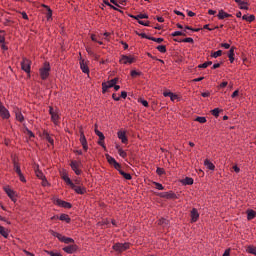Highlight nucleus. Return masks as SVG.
Segmentation results:
<instances>
[{
    "instance_id": "46",
    "label": "nucleus",
    "mask_w": 256,
    "mask_h": 256,
    "mask_svg": "<svg viewBox=\"0 0 256 256\" xmlns=\"http://www.w3.org/2000/svg\"><path fill=\"white\" fill-rule=\"evenodd\" d=\"M149 41H154L155 43H163L164 39L163 38L150 37Z\"/></svg>"
},
{
    "instance_id": "28",
    "label": "nucleus",
    "mask_w": 256,
    "mask_h": 256,
    "mask_svg": "<svg viewBox=\"0 0 256 256\" xmlns=\"http://www.w3.org/2000/svg\"><path fill=\"white\" fill-rule=\"evenodd\" d=\"M118 172H119L120 175H122V177H124V179H126L127 181H131V179H133V177L131 176V174L126 173L125 171L121 170V168H119Z\"/></svg>"
},
{
    "instance_id": "5",
    "label": "nucleus",
    "mask_w": 256,
    "mask_h": 256,
    "mask_svg": "<svg viewBox=\"0 0 256 256\" xmlns=\"http://www.w3.org/2000/svg\"><path fill=\"white\" fill-rule=\"evenodd\" d=\"M51 71V66L49 63L45 62L43 67L40 68V76L41 79L45 80L47 77H49V72Z\"/></svg>"
},
{
    "instance_id": "34",
    "label": "nucleus",
    "mask_w": 256,
    "mask_h": 256,
    "mask_svg": "<svg viewBox=\"0 0 256 256\" xmlns=\"http://www.w3.org/2000/svg\"><path fill=\"white\" fill-rule=\"evenodd\" d=\"M183 185H193L194 180L191 177H186L182 180Z\"/></svg>"
},
{
    "instance_id": "26",
    "label": "nucleus",
    "mask_w": 256,
    "mask_h": 256,
    "mask_svg": "<svg viewBox=\"0 0 256 256\" xmlns=\"http://www.w3.org/2000/svg\"><path fill=\"white\" fill-rule=\"evenodd\" d=\"M15 115H16L17 121H19L20 123H23V121H25V117L23 116V113L19 111V109L15 110Z\"/></svg>"
},
{
    "instance_id": "25",
    "label": "nucleus",
    "mask_w": 256,
    "mask_h": 256,
    "mask_svg": "<svg viewBox=\"0 0 256 256\" xmlns=\"http://www.w3.org/2000/svg\"><path fill=\"white\" fill-rule=\"evenodd\" d=\"M34 171H35V175H36V177H38V179L45 178V175L43 174V172L41 170H39V165H36L34 167Z\"/></svg>"
},
{
    "instance_id": "1",
    "label": "nucleus",
    "mask_w": 256,
    "mask_h": 256,
    "mask_svg": "<svg viewBox=\"0 0 256 256\" xmlns=\"http://www.w3.org/2000/svg\"><path fill=\"white\" fill-rule=\"evenodd\" d=\"M50 233L53 237H57L58 240L61 241V243H65L66 245H69V243H75V240L71 237L64 236L63 234L55 232L53 230H51Z\"/></svg>"
},
{
    "instance_id": "37",
    "label": "nucleus",
    "mask_w": 256,
    "mask_h": 256,
    "mask_svg": "<svg viewBox=\"0 0 256 256\" xmlns=\"http://www.w3.org/2000/svg\"><path fill=\"white\" fill-rule=\"evenodd\" d=\"M95 134L99 137L100 141H105V135L103 134V132L95 129Z\"/></svg>"
},
{
    "instance_id": "24",
    "label": "nucleus",
    "mask_w": 256,
    "mask_h": 256,
    "mask_svg": "<svg viewBox=\"0 0 256 256\" xmlns=\"http://www.w3.org/2000/svg\"><path fill=\"white\" fill-rule=\"evenodd\" d=\"M0 235H2V237H4V239H8L9 238V230L3 226H0Z\"/></svg>"
},
{
    "instance_id": "40",
    "label": "nucleus",
    "mask_w": 256,
    "mask_h": 256,
    "mask_svg": "<svg viewBox=\"0 0 256 256\" xmlns=\"http://www.w3.org/2000/svg\"><path fill=\"white\" fill-rule=\"evenodd\" d=\"M45 139H46V141H48V143H50V145L54 144L53 137H51V135H49V133H45Z\"/></svg>"
},
{
    "instance_id": "57",
    "label": "nucleus",
    "mask_w": 256,
    "mask_h": 256,
    "mask_svg": "<svg viewBox=\"0 0 256 256\" xmlns=\"http://www.w3.org/2000/svg\"><path fill=\"white\" fill-rule=\"evenodd\" d=\"M130 75H131V77H137L138 75H141V73H140V72H137L136 70H132V71L130 72Z\"/></svg>"
},
{
    "instance_id": "62",
    "label": "nucleus",
    "mask_w": 256,
    "mask_h": 256,
    "mask_svg": "<svg viewBox=\"0 0 256 256\" xmlns=\"http://www.w3.org/2000/svg\"><path fill=\"white\" fill-rule=\"evenodd\" d=\"M231 255V249H226L222 256H230Z\"/></svg>"
},
{
    "instance_id": "16",
    "label": "nucleus",
    "mask_w": 256,
    "mask_h": 256,
    "mask_svg": "<svg viewBox=\"0 0 256 256\" xmlns=\"http://www.w3.org/2000/svg\"><path fill=\"white\" fill-rule=\"evenodd\" d=\"M71 189H73L78 195H85L87 193V188L83 186H77L74 184V186H71Z\"/></svg>"
},
{
    "instance_id": "9",
    "label": "nucleus",
    "mask_w": 256,
    "mask_h": 256,
    "mask_svg": "<svg viewBox=\"0 0 256 256\" xmlns=\"http://www.w3.org/2000/svg\"><path fill=\"white\" fill-rule=\"evenodd\" d=\"M0 116L2 117V119H9V117H11L9 110L4 107L3 102L1 101H0Z\"/></svg>"
},
{
    "instance_id": "42",
    "label": "nucleus",
    "mask_w": 256,
    "mask_h": 256,
    "mask_svg": "<svg viewBox=\"0 0 256 256\" xmlns=\"http://www.w3.org/2000/svg\"><path fill=\"white\" fill-rule=\"evenodd\" d=\"M247 251L251 255H256V247L255 246H248Z\"/></svg>"
},
{
    "instance_id": "15",
    "label": "nucleus",
    "mask_w": 256,
    "mask_h": 256,
    "mask_svg": "<svg viewBox=\"0 0 256 256\" xmlns=\"http://www.w3.org/2000/svg\"><path fill=\"white\" fill-rule=\"evenodd\" d=\"M80 143H81L84 151H88L89 146L87 144V138L85 137V133H83V131H80Z\"/></svg>"
},
{
    "instance_id": "19",
    "label": "nucleus",
    "mask_w": 256,
    "mask_h": 256,
    "mask_svg": "<svg viewBox=\"0 0 256 256\" xmlns=\"http://www.w3.org/2000/svg\"><path fill=\"white\" fill-rule=\"evenodd\" d=\"M160 197H163L164 199H177V195L172 192H162L160 193Z\"/></svg>"
},
{
    "instance_id": "33",
    "label": "nucleus",
    "mask_w": 256,
    "mask_h": 256,
    "mask_svg": "<svg viewBox=\"0 0 256 256\" xmlns=\"http://www.w3.org/2000/svg\"><path fill=\"white\" fill-rule=\"evenodd\" d=\"M60 221H65L66 223H71V218L67 214H61L59 216Z\"/></svg>"
},
{
    "instance_id": "56",
    "label": "nucleus",
    "mask_w": 256,
    "mask_h": 256,
    "mask_svg": "<svg viewBox=\"0 0 256 256\" xmlns=\"http://www.w3.org/2000/svg\"><path fill=\"white\" fill-rule=\"evenodd\" d=\"M18 177L22 183H27V179H25V176L23 175V173L18 174Z\"/></svg>"
},
{
    "instance_id": "39",
    "label": "nucleus",
    "mask_w": 256,
    "mask_h": 256,
    "mask_svg": "<svg viewBox=\"0 0 256 256\" xmlns=\"http://www.w3.org/2000/svg\"><path fill=\"white\" fill-rule=\"evenodd\" d=\"M157 51H159V53H167V47L165 45H159L156 47Z\"/></svg>"
},
{
    "instance_id": "2",
    "label": "nucleus",
    "mask_w": 256,
    "mask_h": 256,
    "mask_svg": "<svg viewBox=\"0 0 256 256\" xmlns=\"http://www.w3.org/2000/svg\"><path fill=\"white\" fill-rule=\"evenodd\" d=\"M49 114L51 115V121L54 125H59V119H61V114L59 113V109L49 107Z\"/></svg>"
},
{
    "instance_id": "38",
    "label": "nucleus",
    "mask_w": 256,
    "mask_h": 256,
    "mask_svg": "<svg viewBox=\"0 0 256 256\" xmlns=\"http://www.w3.org/2000/svg\"><path fill=\"white\" fill-rule=\"evenodd\" d=\"M95 134L99 137L100 141H105V135L103 134V132L95 129Z\"/></svg>"
},
{
    "instance_id": "22",
    "label": "nucleus",
    "mask_w": 256,
    "mask_h": 256,
    "mask_svg": "<svg viewBox=\"0 0 256 256\" xmlns=\"http://www.w3.org/2000/svg\"><path fill=\"white\" fill-rule=\"evenodd\" d=\"M217 17L218 19L223 20L227 19V17H232V15L227 12H224L223 10H219Z\"/></svg>"
},
{
    "instance_id": "64",
    "label": "nucleus",
    "mask_w": 256,
    "mask_h": 256,
    "mask_svg": "<svg viewBox=\"0 0 256 256\" xmlns=\"http://www.w3.org/2000/svg\"><path fill=\"white\" fill-rule=\"evenodd\" d=\"M172 94H173V92H163V95L165 97H171Z\"/></svg>"
},
{
    "instance_id": "4",
    "label": "nucleus",
    "mask_w": 256,
    "mask_h": 256,
    "mask_svg": "<svg viewBox=\"0 0 256 256\" xmlns=\"http://www.w3.org/2000/svg\"><path fill=\"white\" fill-rule=\"evenodd\" d=\"M117 81H119V78H113L110 81L103 82L102 83V93H107L108 89L115 87V85H117Z\"/></svg>"
},
{
    "instance_id": "59",
    "label": "nucleus",
    "mask_w": 256,
    "mask_h": 256,
    "mask_svg": "<svg viewBox=\"0 0 256 256\" xmlns=\"http://www.w3.org/2000/svg\"><path fill=\"white\" fill-rule=\"evenodd\" d=\"M182 43H193V38L188 37L182 40Z\"/></svg>"
},
{
    "instance_id": "44",
    "label": "nucleus",
    "mask_w": 256,
    "mask_h": 256,
    "mask_svg": "<svg viewBox=\"0 0 256 256\" xmlns=\"http://www.w3.org/2000/svg\"><path fill=\"white\" fill-rule=\"evenodd\" d=\"M195 121H197L198 123H207V118L203 117V116H198Z\"/></svg>"
},
{
    "instance_id": "13",
    "label": "nucleus",
    "mask_w": 256,
    "mask_h": 256,
    "mask_svg": "<svg viewBox=\"0 0 256 256\" xmlns=\"http://www.w3.org/2000/svg\"><path fill=\"white\" fill-rule=\"evenodd\" d=\"M80 69H81L82 73L89 75V64L84 59H80Z\"/></svg>"
},
{
    "instance_id": "54",
    "label": "nucleus",
    "mask_w": 256,
    "mask_h": 256,
    "mask_svg": "<svg viewBox=\"0 0 256 256\" xmlns=\"http://www.w3.org/2000/svg\"><path fill=\"white\" fill-rule=\"evenodd\" d=\"M47 11V20L49 21V19L53 17V10H51V8H48Z\"/></svg>"
},
{
    "instance_id": "21",
    "label": "nucleus",
    "mask_w": 256,
    "mask_h": 256,
    "mask_svg": "<svg viewBox=\"0 0 256 256\" xmlns=\"http://www.w3.org/2000/svg\"><path fill=\"white\" fill-rule=\"evenodd\" d=\"M128 17H130L131 19H136V21H140V19H149V15L147 14H138V15H133V14H129Z\"/></svg>"
},
{
    "instance_id": "23",
    "label": "nucleus",
    "mask_w": 256,
    "mask_h": 256,
    "mask_svg": "<svg viewBox=\"0 0 256 256\" xmlns=\"http://www.w3.org/2000/svg\"><path fill=\"white\" fill-rule=\"evenodd\" d=\"M204 166L207 167L210 171H215V164L209 161V159L204 160Z\"/></svg>"
},
{
    "instance_id": "63",
    "label": "nucleus",
    "mask_w": 256,
    "mask_h": 256,
    "mask_svg": "<svg viewBox=\"0 0 256 256\" xmlns=\"http://www.w3.org/2000/svg\"><path fill=\"white\" fill-rule=\"evenodd\" d=\"M221 47H223L224 49H229L231 45L229 43H222Z\"/></svg>"
},
{
    "instance_id": "29",
    "label": "nucleus",
    "mask_w": 256,
    "mask_h": 256,
    "mask_svg": "<svg viewBox=\"0 0 256 256\" xmlns=\"http://www.w3.org/2000/svg\"><path fill=\"white\" fill-rule=\"evenodd\" d=\"M246 213H247L248 221H251V220H253L254 217H256L255 210L249 209V210L246 211Z\"/></svg>"
},
{
    "instance_id": "45",
    "label": "nucleus",
    "mask_w": 256,
    "mask_h": 256,
    "mask_svg": "<svg viewBox=\"0 0 256 256\" xmlns=\"http://www.w3.org/2000/svg\"><path fill=\"white\" fill-rule=\"evenodd\" d=\"M41 181H42V183H41L42 187H49V185H51V184H49V181H47V177H45V176H44V178L41 179Z\"/></svg>"
},
{
    "instance_id": "35",
    "label": "nucleus",
    "mask_w": 256,
    "mask_h": 256,
    "mask_svg": "<svg viewBox=\"0 0 256 256\" xmlns=\"http://www.w3.org/2000/svg\"><path fill=\"white\" fill-rule=\"evenodd\" d=\"M209 65H213L212 61L204 62L203 64L198 65V69H207Z\"/></svg>"
},
{
    "instance_id": "48",
    "label": "nucleus",
    "mask_w": 256,
    "mask_h": 256,
    "mask_svg": "<svg viewBox=\"0 0 256 256\" xmlns=\"http://www.w3.org/2000/svg\"><path fill=\"white\" fill-rule=\"evenodd\" d=\"M171 35H172V37H181V36L185 35V33H183L182 31H175Z\"/></svg>"
},
{
    "instance_id": "14",
    "label": "nucleus",
    "mask_w": 256,
    "mask_h": 256,
    "mask_svg": "<svg viewBox=\"0 0 256 256\" xmlns=\"http://www.w3.org/2000/svg\"><path fill=\"white\" fill-rule=\"evenodd\" d=\"M77 249H79V247L77 246V244H74V245L64 247L63 251L65 253H68V255H73V253H75Z\"/></svg>"
},
{
    "instance_id": "51",
    "label": "nucleus",
    "mask_w": 256,
    "mask_h": 256,
    "mask_svg": "<svg viewBox=\"0 0 256 256\" xmlns=\"http://www.w3.org/2000/svg\"><path fill=\"white\" fill-rule=\"evenodd\" d=\"M156 173H157V175H165V169L158 167L156 169Z\"/></svg>"
},
{
    "instance_id": "61",
    "label": "nucleus",
    "mask_w": 256,
    "mask_h": 256,
    "mask_svg": "<svg viewBox=\"0 0 256 256\" xmlns=\"http://www.w3.org/2000/svg\"><path fill=\"white\" fill-rule=\"evenodd\" d=\"M26 132L29 135V137H35V134L33 133V131L29 130V128H26Z\"/></svg>"
},
{
    "instance_id": "17",
    "label": "nucleus",
    "mask_w": 256,
    "mask_h": 256,
    "mask_svg": "<svg viewBox=\"0 0 256 256\" xmlns=\"http://www.w3.org/2000/svg\"><path fill=\"white\" fill-rule=\"evenodd\" d=\"M190 216H191L192 223H197V221H199V211L196 208H193L191 210Z\"/></svg>"
},
{
    "instance_id": "47",
    "label": "nucleus",
    "mask_w": 256,
    "mask_h": 256,
    "mask_svg": "<svg viewBox=\"0 0 256 256\" xmlns=\"http://www.w3.org/2000/svg\"><path fill=\"white\" fill-rule=\"evenodd\" d=\"M119 156L125 159L127 157V152H125L123 149L119 148L118 149Z\"/></svg>"
},
{
    "instance_id": "41",
    "label": "nucleus",
    "mask_w": 256,
    "mask_h": 256,
    "mask_svg": "<svg viewBox=\"0 0 256 256\" xmlns=\"http://www.w3.org/2000/svg\"><path fill=\"white\" fill-rule=\"evenodd\" d=\"M221 55H223V51L218 50V51H216V52H213V53L211 54V57H213L214 59H217V57H221Z\"/></svg>"
},
{
    "instance_id": "20",
    "label": "nucleus",
    "mask_w": 256,
    "mask_h": 256,
    "mask_svg": "<svg viewBox=\"0 0 256 256\" xmlns=\"http://www.w3.org/2000/svg\"><path fill=\"white\" fill-rule=\"evenodd\" d=\"M117 136H118V139H120V141L122 143H127L128 139H127V134L125 133V131H118L117 132Z\"/></svg>"
},
{
    "instance_id": "27",
    "label": "nucleus",
    "mask_w": 256,
    "mask_h": 256,
    "mask_svg": "<svg viewBox=\"0 0 256 256\" xmlns=\"http://www.w3.org/2000/svg\"><path fill=\"white\" fill-rule=\"evenodd\" d=\"M228 58L230 63H233L235 61V48L232 47L228 52Z\"/></svg>"
},
{
    "instance_id": "55",
    "label": "nucleus",
    "mask_w": 256,
    "mask_h": 256,
    "mask_svg": "<svg viewBox=\"0 0 256 256\" xmlns=\"http://www.w3.org/2000/svg\"><path fill=\"white\" fill-rule=\"evenodd\" d=\"M137 35L139 36V37H142V39H151V36H147V34H145V33H137Z\"/></svg>"
},
{
    "instance_id": "18",
    "label": "nucleus",
    "mask_w": 256,
    "mask_h": 256,
    "mask_svg": "<svg viewBox=\"0 0 256 256\" xmlns=\"http://www.w3.org/2000/svg\"><path fill=\"white\" fill-rule=\"evenodd\" d=\"M235 3H237V5H239V8L242 10L247 11L249 9V3H247V1H243V0H234Z\"/></svg>"
},
{
    "instance_id": "32",
    "label": "nucleus",
    "mask_w": 256,
    "mask_h": 256,
    "mask_svg": "<svg viewBox=\"0 0 256 256\" xmlns=\"http://www.w3.org/2000/svg\"><path fill=\"white\" fill-rule=\"evenodd\" d=\"M13 166H14V171H16L17 175H21V165H19L15 160H13Z\"/></svg>"
},
{
    "instance_id": "10",
    "label": "nucleus",
    "mask_w": 256,
    "mask_h": 256,
    "mask_svg": "<svg viewBox=\"0 0 256 256\" xmlns=\"http://www.w3.org/2000/svg\"><path fill=\"white\" fill-rule=\"evenodd\" d=\"M5 193L8 195V197L13 201V203H17V197L15 195V191H13L9 186L4 187Z\"/></svg>"
},
{
    "instance_id": "12",
    "label": "nucleus",
    "mask_w": 256,
    "mask_h": 256,
    "mask_svg": "<svg viewBox=\"0 0 256 256\" xmlns=\"http://www.w3.org/2000/svg\"><path fill=\"white\" fill-rule=\"evenodd\" d=\"M55 205H58V207H64V209H71V203L65 202L59 198L54 199Z\"/></svg>"
},
{
    "instance_id": "49",
    "label": "nucleus",
    "mask_w": 256,
    "mask_h": 256,
    "mask_svg": "<svg viewBox=\"0 0 256 256\" xmlns=\"http://www.w3.org/2000/svg\"><path fill=\"white\" fill-rule=\"evenodd\" d=\"M47 255L50 256H62L59 252H53V251H46Z\"/></svg>"
},
{
    "instance_id": "3",
    "label": "nucleus",
    "mask_w": 256,
    "mask_h": 256,
    "mask_svg": "<svg viewBox=\"0 0 256 256\" xmlns=\"http://www.w3.org/2000/svg\"><path fill=\"white\" fill-rule=\"evenodd\" d=\"M131 247V244L129 242L125 243H115L112 246V249L116 251V253H123V251H127Z\"/></svg>"
},
{
    "instance_id": "6",
    "label": "nucleus",
    "mask_w": 256,
    "mask_h": 256,
    "mask_svg": "<svg viewBox=\"0 0 256 256\" xmlns=\"http://www.w3.org/2000/svg\"><path fill=\"white\" fill-rule=\"evenodd\" d=\"M21 69L25 73H31V61L27 58H23L21 61Z\"/></svg>"
},
{
    "instance_id": "58",
    "label": "nucleus",
    "mask_w": 256,
    "mask_h": 256,
    "mask_svg": "<svg viewBox=\"0 0 256 256\" xmlns=\"http://www.w3.org/2000/svg\"><path fill=\"white\" fill-rule=\"evenodd\" d=\"M139 25H143L144 27H149V21L144 22L143 20H138Z\"/></svg>"
},
{
    "instance_id": "30",
    "label": "nucleus",
    "mask_w": 256,
    "mask_h": 256,
    "mask_svg": "<svg viewBox=\"0 0 256 256\" xmlns=\"http://www.w3.org/2000/svg\"><path fill=\"white\" fill-rule=\"evenodd\" d=\"M242 19L243 21H248V23H253V21H255V15H243Z\"/></svg>"
},
{
    "instance_id": "8",
    "label": "nucleus",
    "mask_w": 256,
    "mask_h": 256,
    "mask_svg": "<svg viewBox=\"0 0 256 256\" xmlns=\"http://www.w3.org/2000/svg\"><path fill=\"white\" fill-rule=\"evenodd\" d=\"M106 159H107L109 165H113L114 169H116L117 171H119V169H121V164H119L118 161L115 160V158H113L109 154L106 155Z\"/></svg>"
},
{
    "instance_id": "43",
    "label": "nucleus",
    "mask_w": 256,
    "mask_h": 256,
    "mask_svg": "<svg viewBox=\"0 0 256 256\" xmlns=\"http://www.w3.org/2000/svg\"><path fill=\"white\" fill-rule=\"evenodd\" d=\"M153 184L155 185L156 189L158 191H163V189H165V187L163 186V184L159 183V182H153Z\"/></svg>"
},
{
    "instance_id": "36",
    "label": "nucleus",
    "mask_w": 256,
    "mask_h": 256,
    "mask_svg": "<svg viewBox=\"0 0 256 256\" xmlns=\"http://www.w3.org/2000/svg\"><path fill=\"white\" fill-rule=\"evenodd\" d=\"M95 134L99 137L100 141H105V135L103 134V132L95 129Z\"/></svg>"
},
{
    "instance_id": "7",
    "label": "nucleus",
    "mask_w": 256,
    "mask_h": 256,
    "mask_svg": "<svg viewBox=\"0 0 256 256\" xmlns=\"http://www.w3.org/2000/svg\"><path fill=\"white\" fill-rule=\"evenodd\" d=\"M119 61L122 65H131L135 61V57L122 55Z\"/></svg>"
},
{
    "instance_id": "11",
    "label": "nucleus",
    "mask_w": 256,
    "mask_h": 256,
    "mask_svg": "<svg viewBox=\"0 0 256 256\" xmlns=\"http://www.w3.org/2000/svg\"><path fill=\"white\" fill-rule=\"evenodd\" d=\"M70 167L72 171H74L75 175H81V170L79 169V167H81V162L74 160L70 163Z\"/></svg>"
},
{
    "instance_id": "53",
    "label": "nucleus",
    "mask_w": 256,
    "mask_h": 256,
    "mask_svg": "<svg viewBox=\"0 0 256 256\" xmlns=\"http://www.w3.org/2000/svg\"><path fill=\"white\" fill-rule=\"evenodd\" d=\"M138 102L141 103L143 107H149V102H147V100L140 99Z\"/></svg>"
},
{
    "instance_id": "52",
    "label": "nucleus",
    "mask_w": 256,
    "mask_h": 256,
    "mask_svg": "<svg viewBox=\"0 0 256 256\" xmlns=\"http://www.w3.org/2000/svg\"><path fill=\"white\" fill-rule=\"evenodd\" d=\"M211 113L214 117H219V108H214Z\"/></svg>"
},
{
    "instance_id": "60",
    "label": "nucleus",
    "mask_w": 256,
    "mask_h": 256,
    "mask_svg": "<svg viewBox=\"0 0 256 256\" xmlns=\"http://www.w3.org/2000/svg\"><path fill=\"white\" fill-rule=\"evenodd\" d=\"M201 96L204 97V98L211 97V92L210 91L203 92L201 94Z\"/></svg>"
},
{
    "instance_id": "31",
    "label": "nucleus",
    "mask_w": 256,
    "mask_h": 256,
    "mask_svg": "<svg viewBox=\"0 0 256 256\" xmlns=\"http://www.w3.org/2000/svg\"><path fill=\"white\" fill-rule=\"evenodd\" d=\"M62 178L65 181V183H67V185H69L70 187H74L73 181H71V178H69L67 174H64Z\"/></svg>"
},
{
    "instance_id": "50",
    "label": "nucleus",
    "mask_w": 256,
    "mask_h": 256,
    "mask_svg": "<svg viewBox=\"0 0 256 256\" xmlns=\"http://www.w3.org/2000/svg\"><path fill=\"white\" fill-rule=\"evenodd\" d=\"M0 43H5V31H0Z\"/></svg>"
}]
</instances>
